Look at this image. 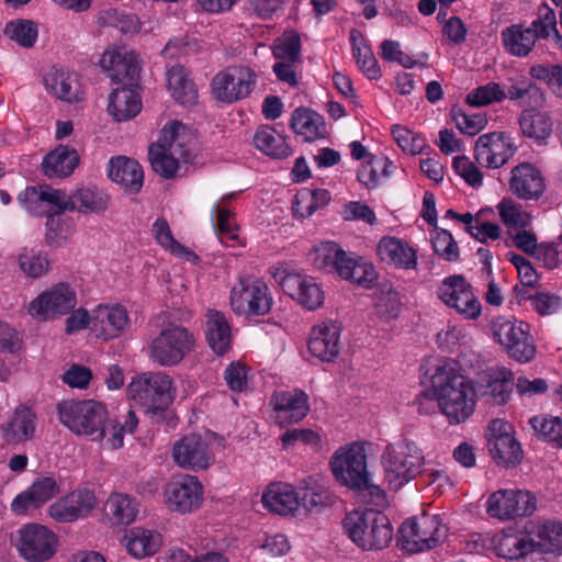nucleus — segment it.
Listing matches in <instances>:
<instances>
[{"label":"nucleus","instance_id":"obj_25","mask_svg":"<svg viewBox=\"0 0 562 562\" xmlns=\"http://www.w3.org/2000/svg\"><path fill=\"white\" fill-rule=\"evenodd\" d=\"M97 504L93 492L76 490L49 506V515L59 522H71L90 514Z\"/></svg>","mask_w":562,"mask_h":562},{"label":"nucleus","instance_id":"obj_11","mask_svg":"<svg viewBox=\"0 0 562 562\" xmlns=\"http://www.w3.org/2000/svg\"><path fill=\"white\" fill-rule=\"evenodd\" d=\"M231 305L239 315H265L271 310L272 297L262 280L240 278L232 289Z\"/></svg>","mask_w":562,"mask_h":562},{"label":"nucleus","instance_id":"obj_32","mask_svg":"<svg viewBox=\"0 0 562 562\" xmlns=\"http://www.w3.org/2000/svg\"><path fill=\"white\" fill-rule=\"evenodd\" d=\"M109 196L98 188H80L67 194L63 191L61 211L80 213H100L108 209Z\"/></svg>","mask_w":562,"mask_h":562},{"label":"nucleus","instance_id":"obj_52","mask_svg":"<svg viewBox=\"0 0 562 562\" xmlns=\"http://www.w3.org/2000/svg\"><path fill=\"white\" fill-rule=\"evenodd\" d=\"M350 40L352 42L353 56L360 70L369 79H378L381 76L378 61L369 46L363 42V38L359 31L352 30L350 33Z\"/></svg>","mask_w":562,"mask_h":562},{"label":"nucleus","instance_id":"obj_10","mask_svg":"<svg viewBox=\"0 0 562 562\" xmlns=\"http://www.w3.org/2000/svg\"><path fill=\"white\" fill-rule=\"evenodd\" d=\"M194 344L193 334L186 327L170 325L151 341L149 357L161 367H173L193 350Z\"/></svg>","mask_w":562,"mask_h":562},{"label":"nucleus","instance_id":"obj_21","mask_svg":"<svg viewBox=\"0 0 562 562\" xmlns=\"http://www.w3.org/2000/svg\"><path fill=\"white\" fill-rule=\"evenodd\" d=\"M280 285L284 293L293 297L303 307L314 311L324 302V294L319 285L312 277L290 272L285 269L278 270Z\"/></svg>","mask_w":562,"mask_h":562},{"label":"nucleus","instance_id":"obj_41","mask_svg":"<svg viewBox=\"0 0 562 562\" xmlns=\"http://www.w3.org/2000/svg\"><path fill=\"white\" fill-rule=\"evenodd\" d=\"M79 164V155L75 148L59 145L45 156L42 167L48 178L70 176Z\"/></svg>","mask_w":562,"mask_h":562},{"label":"nucleus","instance_id":"obj_13","mask_svg":"<svg viewBox=\"0 0 562 562\" xmlns=\"http://www.w3.org/2000/svg\"><path fill=\"white\" fill-rule=\"evenodd\" d=\"M438 297L464 319L474 321L481 315V303L473 293L471 284L462 276L454 274L446 278L438 288Z\"/></svg>","mask_w":562,"mask_h":562},{"label":"nucleus","instance_id":"obj_38","mask_svg":"<svg viewBox=\"0 0 562 562\" xmlns=\"http://www.w3.org/2000/svg\"><path fill=\"white\" fill-rule=\"evenodd\" d=\"M514 374L506 368H498L488 374L485 384H481L476 395L497 405L505 404L513 391Z\"/></svg>","mask_w":562,"mask_h":562},{"label":"nucleus","instance_id":"obj_19","mask_svg":"<svg viewBox=\"0 0 562 562\" xmlns=\"http://www.w3.org/2000/svg\"><path fill=\"white\" fill-rule=\"evenodd\" d=\"M77 305L74 290L65 283H59L43 292L29 305V313L38 319H48L68 314Z\"/></svg>","mask_w":562,"mask_h":562},{"label":"nucleus","instance_id":"obj_27","mask_svg":"<svg viewBox=\"0 0 562 562\" xmlns=\"http://www.w3.org/2000/svg\"><path fill=\"white\" fill-rule=\"evenodd\" d=\"M36 413L26 405H19L11 417L0 425L2 439L8 445H19L34 438Z\"/></svg>","mask_w":562,"mask_h":562},{"label":"nucleus","instance_id":"obj_4","mask_svg":"<svg viewBox=\"0 0 562 562\" xmlns=\"http://www.w3.org/2000/svg\"><path fill=\"white\" fill-rule=\"evenodd\" d=\"M60 423L76 435L103 439L106 435L109 414L106 407L97 401H64L57 405Z\"/></svg>","mask_w":562,"mask_h":562},{"label":"nucleus","instance_id":"obj_45","mask_svg":"<svg viewBox=\"0 0 562 562\" xmlns=\"http://www.w3.org/2000/svg\"><path fill=\"white\" fill-rule=\"evenodd\" d=\"M262 503L270 512L286 515L300 506L297 492L289 484H272L262 495Z\"/></svg>","mask_w":562,"mask_h":562},{"label":"nucleus","instance_id":"obj_24","mask_svg":"<svg viewBox=\"0 0 562 562\" xmlns=\"http://www.w3.org/2000/svg\"><path fill=\"white\" fill-rule=\"evenodd\" d=\"M128 314L121 305H99L91 315L90 329L98 338L110 340L126 331Z\"/></svg>","mask_w":562,"mask_h":562},{"label":"nucleus","instance_id":"obj_5","mask_svg":"<svg viewBox=\"0 0 562 562\" xmlns=\"http://www.w3.org/2000/svg\"><path fill=\"white\" fill-rule=\"evenodd\" d=\"M384 480L391 490L397 491L424 473L423 451L412 441L389 445L382 454Z\"/></svg>","mask_w":562,"mask_h":562},{"label":"nucleus","instance_id":"obj_15","mask_svg":"<svg viewBox=\"0 0 562 562\" xmlns=\"http://www.w3.org/2000/svg\"><path fill=\"white\" fill-rule=\"evenodd\" d=\"M536 497L521 490H498L487 499V514L501 520L529 516L536 510Z\"/></svg>","mask_w":562,"mask_h":562},{"label":"nucleus","instance_id":"obj_1","mask_svg":"<svg viewBox=\"0 0 562 562\" xmlns=\"http://www.w3.org/2000/svg\"><path fill=\"white\" fill-rule=\"evenodd\" d=\"M431 386L440 412L450 424L465 422L474 412L476 391L450 362L437 366Z\"/></svg>","mask_w":562,"mask_h":562},{"label":"nucleus","instance_id":"obj_55","mask_svg":"<svg viewBox=\"0 0 562 562\" xmlns=\"http://www.w3.org/2000/svg\"><path fill=\"white\" fill-rule=\"evenodd\" d=\"M375 310L386 319L396 318L402 310L400 292L390 283L380 285L375 294Z\"/></svg>","mask_w":562,"mask_h":562},{"label":"nucleus","instance_id":"obj_30","mask_svg":"<svg viewBox=\"0 0 562 562\" xmlns=\"http://www.w3.org/2000/svg\"><path fill=\"white\" fill-rule=\"evenodd\" d=\"M307 347L315 358L322 361L334 360L340 351V327L334 323L313 327Z\"/></svg>","mask_w":562,"mask_h":562},{"label":"nucleus","instance_id":"obj_46","mask_svg":"<svg viewBox=\"0 0 562 562\" xmlns=\"http://www.w3.org/2000/svg\"><path fill=\"white\" fill-rule=\"evenodd\" d=\"M123 540L128 553L135 558L154 555L161 546L158 532L140 527L132 528Z\"/></svg>","mask_w":562,"mask_h":562},{"label":"nucleus","instance_id":"obj_53","mask_svg":"<svg viewBox=\"0 0 562 562\" xmlns=\"http://www.w3.org/2000/svg\"><path fill=\"white\" fill-rule=\"evenodd\" d=\"M5 36L23 48L34 47L38 37L37 24L31 20L15 19L5 24Z\"/></svg>","mask_w":562,"mask_h":562},{"label":"nucleus","instance_id":"obj_42","mask_svg":"<svg viewBox=\"0 0 562 562\" xmlns=\"http://www.w3.org/2000/svg\"><path fill=\"white\" fill-rule=\"evenodd\" d=\"M167 86L173 99L183 106L198 103V89L183 66L176 65L167 71Z\"/></svg>","mask_w":562,"mask_h":562},{"label":"nucleus","instance_id":"obj_9","mask_svg":"<svg viewBox=\"0 0 562 562\" xmlns=\"http://www.w3.org/2000/svg\"><path fill=\"white\" fill-rule=\"evenodd\" d=\"M491 330L510 358L519 362H529L535 358L536 347L526 323L513 317L497 316L491 323Z\"/></svg>","mask_w":562,"mask_h":562},{"label":"nucleus","instance_id":"obj_34","mask_svg":"<svg viewBox=\"0 0 562 562\" xmlns=\"http://www.w3.org/2000/svg\"><path fill=\"white\" fill-rule=\"evenodd\" d=\"M382 261L400 269H414L417 266L416 250L407 243L396 237H383L376 247Z\"/></svg>","mask_w":562,"mask_h":562},{"label":"nucleus","instance_id":"obj_29","mask_svg":"<svg viewBox=\"0 0 562 562\" xmlns=\"http://www.w3.org/2000/svg\"><path fill=\"white\" fill-rule=\"evenodd\" d=\"M63 191L50 187H27L18 195L19 203L31 214L44 216L53 210L61 211Z\"/></svg>","mask_w":562,"mask_h":562},{"label":"nucleus","instance_id":"obj_17","mask_svg":"<svg viewBox=\"0 0 562 562\" xmlns=\"http://www.w3.org/2000/svg\"><path fill=\"white\" fill-rule=\"evenodd\" d=\"M517 147L512 138L503 132L481 135L474 147L476 162L485 168L497 169L508 162L515 155Z\"/></svg>","mask_w":562,"mask_h":562},{"label":"nucleus","instance_id":"obj_36","mask_svg":"<svg viewBox=\"0 0 562 562\" xmlns=\"http://www.w3.org/2000/svg\"><path fill=\"white\" fill-rule=\"evenodd\" d=\"M296 492L300 506L307 512H319L334 502V496L328 487L314 476L303 479L299 483Z\"/></svg>","mask_w":562,"mask_h":562},{"label":"nucleus","instance_id":"obj_64","mask_svg":"<svg viewBox=\"0 0 562 562\" xmlns=\"http://www.w3.org/2000/svg\"><path fill=\"white\" fill-rule=\"evenodd\" d=\"M451 115L457 128L470 136L479 134L487 124L486 116L481 113L467 114L461 109L453 108Z\"/></svg>","mask_w":562,"mask_h":562},{"label":"nucleus","instance_id":"obj_57","mask_svg":"<svg viewBox=\"0 0 562 562\" xmlns=\"http://www.w3.org/2000/svg\"><path fill=\"white\" fill-rule=\"evenodd\" d=\"M153 231L157 243L169 250L172 255L180 258L198 259V256L192 250L173 238L169 224L165 218H157L153 225Z\"/></svg>","mask_w":562,"mask_h":562},{"label":"nucleus","instance_id":"obj_18","mask_svg":"<svg viewBox=\"0 0 562 562\" xmlns=\"http://www.w3.org/2000/svg\"><path fill=\"white\" fill-rule=\"evenodd\" d=\"M172 458L177 465L189 470H205L214 463L210 443L198 434H189L175 442Z\"/></svg>","mask_w":562,"mask_h":562},{"label":"nucleus","instance_id":"obj_50","mask_svg":"<svg viewBox=\"0 0 562 562\" xmlns=\"http://www.w3.org/2000/svg\"><path fill=\"white\" fill-rule=\"evenodd\" d=\"M105 509L113 524L130 525L136 519L138 503L127 494L114 493L109 497Z\"/></svg>","mask_w":562,"mask_h":562},{"label":"nucleus","instance_id":"obj_33","mask_svg":"<svg viewBox=\"0 0 562 562\" xmlns=\"http://www.w3.org/2000/svg\"><path fill=\"white\" fill-rule=\"evenodd\" d=\"M533 540L530 528L526 531L504 530L494 539L495 550L502 558L520 559L535 552Z\"/></svg>","mask_w":562,"mask_h":562},{"label":"nucleus","instance_id":"obj_62","mask_svg":"<svg viewBox=\"0 0 562 562\" xmlns=\"http://www.w3.org/2000/svg\"><path fill=\"white\" fill-rule=\"evenodd\" d=\"M529 75L537 80L544 81L559 97H562V64H539L530 68Z\"/></svg>","mask_w":562,"mask_h":562},{"label":"nucleus","instance_id":"obj_3","mask_svg":"<svg viewBox=\"0 0 562 562\" xmlns=\"http://www.w3.org/2000/svg\"><path fill=\"white\" fill-rule=\"evenodd\" d=\"M342 530L362 550H382L393 539V527L382 512L367 509L348 513L341 521Z\"/></svg>","mask_w":562,"mask_h":562},{"label":"nucleus","instance_id":"obj_35","mask_svg":"<svg viewBox=\"0 0 562 562\" xmlns=\"http://www.w3.org/2000/svg\"><path fill=\"white\" fill-rule=\"evenodd\" d=\"M290 127L296 135L302 136L305 142L325 138L327 134L324 117L304 106H300L292 112Z\"/></svg>","mask_w":562,"mask_h":562},{"label":"nucleus","instance_id":"obj_16","mask_svg":"<svg viewBox=\"0 0 562 562\" xmlns=\"http://www.w3.org/2000/svg\"><path fill=\"white\" fill-rule=\"evenodd\" d=\"M18 550L29 562H45L56 552L57 538L46 527L29 524L19 531Z\"/></svg>","mask_w":562,"mask_h":562},{"label":"nucleus","instance_id":"obj_20","mask_svg":"<svg viewBox=\"0 0 562 562\" xmlns=\"http://www.w3.org/2000/svg\"><path fill=\"white\" fill-rule=\"evenodd\" d=\"M203 486L189 474L172 479L165 488L166 504L171 510L181 514L191 513L202 504Z\"/></svg>","mask_w":562,"mask_h":562},{"label":"nucleus","instance_id":"obj_40","mask_svg":"<svg viewBox=\"0 0 562 562\" xmlns=\"http://www.w3.org/2000/svg\"><path fill=\"white\" fill-rule=\"evenodd\" d=\"M348 255L334 241H325L314 247L310 252V261L315 269L326 273L340 274Z\"/></svg>","mask_w":562,"mask_h":562},{"label":"nucleus","instance_id":"obj_59","mask_svg":"<svg viewBox=\"0 0 562 562\" xmlns=\"http://www.w3.org/2000/svg\"><path fill=\"white\" fill-rule=\"evenodd\" d=\"M392 166V161H390L386 157H371L368 161L361 165L358 170L357 178L358 180L371 189L378 186L379 179L382 176H389V167Z\"/></svg>","mask_w":562,"mask_h":562},{"label":"nucleus","instance_id":"obj_37","mask_svg":"<svg viewBox=\"0 0 562 562\" xmlns=\"http://www.w3.org/2000/svg\"><path fill=\"white\" fill-rule=\"evenodd\" d=\"M205 337L212 350L225 355L232 345V329L226 316L218 311L211 310L206 314Z\"/></svg>","mask_w":562,"mask_h":562},{"label":"nucleus","instance_id":"obj_48","mask_svg":"<svg viewBox=\"0 0 562 562\" xmlns=\"http://www.w3.org/2000/svg\"><path fill=\"white\" fill-rule=\"evenodd\" d=\"M257 149L276 159H284L292 153L285 136L269 125L260 126L254 135Z\"/></svg>","mask_w":562,"mask_h":562},{"label":"nucleus","instance_id":"obj_31","mask_svg":"<svg viewBox=\"0 0 562 562\" xmlns=\"http://www.w3.org/2000/svg\"><path fill=\"white\" fill-rule=\"evenodd\" d=\"M108 176L128 193L139 192L144 183L142 166L135 159L125 156H117L110 159Z\"/></svg>","mask_w":562,"mask_h":562},{"label":"nucleus","instance_id":"obj_51","mask_svg":"<svg viewBox=\"0 0 562 562\" xmlns=\"http://www.w3.org/2000/svg\"><path fill=\"white\" fill-rule=\"evenodd\" d=\"M339 277L358 285L369 288L376 280V271L372 263L362 258L348 256L344 268H340Z\"/></svg>","mask_w":562,"mask_h":562},{"label":"nucleus","instance_id":"obj_6","mask_svg":"<svg viewBox=\"0 0 562 562\" xmlns=\"http://www.w3.org/2000/svg\"><path fill=\"white\" fill-rule=\"evenodd\" d=\"M184 126L172 122L161 131L159 139L149 147L150 165L156 173L165 179L173 178L181 161H187L190 149L186 145Z\"/></svg>","mask_w":562,"mask_h":562},{"label":"nucleus","instance_id":"obj_63","mask_svg":"<svg viewBox=\"0 0 562 562\" xmlns=\"http://www.w3.org/2000/svg\"><path fill=\"white\" fill-rule=\"evenodd\" d=\"M432 249L436 255L449 262L460 259V251L453 236L446 229H437L431 238Z\"/></svg>","mask_w":562,"mask_h":562},{"label":"nucleus","instance_id":"obj_54","mask_svg":"<svg viewBox=\"0 0 562 562\" xmlns=\"http://www.w3.org/2000/svg\"><path fill=\"white\" fill-rule=\"evenodd\" d=\"M538 439L551 442L557 448H562V420L559 417L538 415L529 419Z\"/></svg>","mask_w":562,"mask_h":562},{"label":"nucleus","instance_id":"obj_49","mask_svg":"<svg viewBox=\"0 0 562 562\" xmlns=\"http://www.w3.org/2000/svg\"><path fill=\"white\" fill-rule=\"evenodd\" d=\"M488 450L493 460L505 468H515L524 458L521 446L515 436L488 439Z\"/></svg>","mask_w":562,"mask_h":562},{"label":"nucleus","instance_id":"obj_14","mask_svg":"<svg viewBox=\"0 0 562 562\" xmlns=\"http://www.w3.org/2000/svg\"><path fill=\"white\" fill-rule=\"evenodd\" d=\"M335 479L350 488L366 484L369 475L367 470V454L363 447L351 445L337 451L330 461Z\"/></svg>","mask_w":562,"mask_h":562},{"label":"nucleus","instance_id":"obj_2","mask_svg":"<svg viewBox=\"0 0 562 562\" xmlns=\"http://www.w3.org/2000/svg\"><path fill=\"white\" fill-rule=\"evenodd\" d=\"M173 381L165 372H145L131 381L128 397L144 408L153 424H169L175 414L170 408L175 398Z\"/></svg>","mask_w":562,"mask_h":562},{"label":"nucleus","instance_id":"obj_60","mask_svg":"<svg viewBox=\"0 0 562 562\" xmlns=\"http://www.w3.org/2000/svg\"><path fill=\"white\" fill-rule=\"evenodd\" d=\"M497 210L502 222L508 228L521 229L528 227L531 223V215L512 199H503L498 203Z\"/></svg>","mask_w":562,"mask_h":562},{"label":"nucleus","instance_id":"obj_26","mask_svg":"<svg viewBox=\"0 0 562 562\" xmlns=\"http://www.w3.org/2000/svg\"><path fill=\"white\" fill-rule=\"evenodd\" d=\"M280 426L301 422L310 412L308 395L301 390L276 392L271 397Z\"/></svg>","mask_w":562,"mask_h":562},{"label":"nucleus","instance_id":"obj_8","mask_svg":"<svg viewBox=\"0 0 562 562\" xmlns=\"http://www.w3.org/2000/svg\"><path fill=\"white\" fill-rule=\"evenodd\" d=\"M447 537V527L437 515L424 514L405 520L400 528L402 549L415 553L435 548Z\"/></svg>","mask_w":562,"mask_h":562},{"label":"nucleus","instance_id":"obj_58","mask_svg":"<svg viewBox=\"0 0 562 562\" xmlns=\"http://www.w3.org/2000/svg\"><path fill=\"white\" fill-rule=\"evenodd\" d=\"M329 200L330 193L325 189L308 191L296 195L293 212L300 217H308L316 210L324 207Z\"/></svg>","mask_w":562,"mask_h":562},{"label":"nucleus","instance_id":"obj_23","mask_svg":"<svg viewBox=\"0 0 562 562\" xmlns=\"http://www.w3.org/2000/svg\"><path fill=\"white\" fill-rule=\"evenodd\" d=\"M509 191L524 201H537L546 191V181L541 171L530 162H521L510 171Z\"/></svg>","mask_w":562,"mask_h":562},{"label":"nucleus","instance_id":"obj_47","mask_svg":"<svg viewBox=\"0 0 562 562\" xmlns=\"http://www.w3.org/2000/svg\"><path fill=\"white\" fill-rule=\"evenodd\" d=\"M44 82L56 98L66 102L78 100L79 83L75 72L63 68H54L45 76Z\"/></svg>","mask_w":562,"mask_h":562},{"label":"nucleus","instance_id":"obj_22","mask_svg":"<svg viewBox=\"0 0 562 562\" xmlns=\"http://www.w3.org/2000/svg\"><path fill=\"white\" fill-rule=\"evenodd\" d=\"M100 66L115 83L133 87L138 80L140 66L137 55L125 49H113L103 53Z\"/></svg>","mask_w":562,"mask_h":562},{"label":"nucleus","instance_id":"obj_7","mask_svg":"<svg viewBox=\"0 0 562 562\" xmlns=\"http://www.w3.org/2000/svg\"><path fill=\"white\" fill-rule=\"evenodd\" d=\"M555 25V13L543 5V12L528 27L522 24H513L501 33L505 50L515 57H527L538 38H547Z\"/></svg>","mask_w":562,"mask_h":562},{"label":"nucleus","instance_id":"obj_39","mask_svg":"<svg viewBox=\"0 0 562 562\" xmlns=\"http://www.w3.org/2000/svg\"><path fill=\"white\" fill-rule=\"evenodd\" d=\"M518 123L521 134L540 146L547 145L553 132V121L546 112L525 110Z\"/></svg>","mask_w":562,"mask_h":562},{"label":"nucleus","instance_id":"obj_43","mask_svg":"<svg viewBox=\"0 0 562 562\" xmlns=\"http://www.w3.org/2000/svg\"><path fill=\"white\" fill-rule=\"evenodd\" d=\"M531 536L535 537V552L562 553V524L558 521H543L530 526Z\"/></svg>","mask_w":562,"mask_h":562},{"label":"nucleus","instance_id":"obj_28","mask_svg":"<svg viewBox=\"0 0 562 562\" xmlns=\"http://www.w3.org/2000/svg\"><path fill=\"white\" fill-rule=\"evenodd\" d=\"M58 493V486L53 477L37 479L24 492L20 493L11 503V510L24 515L48 502Z\"/></svg>","mask_w":562,"mask_h":562},{"label":"nucleus","instance_id":"obj_12","mask_svg":"<svg viewBox=\"0 0 562 562\" xmlns=\"http://www.w3.org/2000/svg\"><path fill=\"white\" fill-rule=\"evenodd\" d=\"M257 76L247 66H231L215 75L212 90L215 99L233 103L248 97L255 88Z\"/></svg>","mask_w":562,"mask_h":562},{"label":"nucleus","instance_id":"obj_56","mask_svg":"<svg viewBox=\"0 0 562 562\" xmlns=\"http://www.w3.org/2000/svg\"><path fill=\"white\" fill-rule=\"evenodd\" d=\"M98 22L102 26L115 27L125 35H133L140 30V23L136 15L126 14L116 9L100 12Z\"/></svg>","mask_w":562,"mask_h":562},{"label":"nucleus","instance_id":"obj_61","mask_svg":"<svg viewBox=\"0 0 562 562\" xmlns=\"http://www.w3.org/2000/svg\"><path fill=\"white\" fill-rule=\"evenodd\" d=\"M506 98L512 101H517L519 105L527 106L531 105V99L535 103H541L544 100L542 90L533 82L522 80L513 83L506 92Z\"/></svg>","mask_w":562,"mask_h":562},{"label":"nucleus","instance_id":"obj_44","mask_svg":"<svg viewBox=\"0 0 562 562\" xmlns=\"http://www.w3.org/2000/svg\"><path fill=\"white\" fill-rule=\"evenodd\" d=\"M108 110L116 121H127L140 112L142 100L130 87L117 88L110 94Z\"/></svg>","mask_w":562,"mask_h":562}]
</instances>
